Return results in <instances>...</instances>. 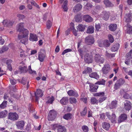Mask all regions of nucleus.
Segmentation results:
<instances>
[{
  "label": "nucleus",
  "mask_w": 132,
  "mask_h": 132,
  "mask_svg": "<svg viewBox=\"0 0 132 132\" xmlns=\"http://www.w3.org/2000/svg\"><path fill=\"white\" fill-rule=\"evenodd\" d=\"M24 23H21L18 25V31L20 32H22V35L20 34L18 35V38L19 39H21L22 37L24 38L27 37L28 35L29 31L27 29L24 28Z\"/></svg>",
  "instance_id": "f257e3e1"
},
{
  "label": "nucleus",
  "mask_w": 132,
  "mask_h": 132,
  "mask_svg": "<svg viewBox=\"0 0 132 132\" xmlns=\"http://www.w3.org/2000/svg\"><path fill=\"white\" fill-rule=\"evenodd\" d=\"M57 113L53 110H50L48 114V120L49 121H52L54 120L57 116Z\"/></svg>",
  "instance_id": "f03ea898"
},
{
  "label": "nucleus",
  "mask_w": 132,
  "mask_h": 132,
  "mask_svg": "<svg viewBox=\"0 0 132 132\" xmlns=\"http://www.w3.org/2000/svg\"><path fill=\"white\" fill-rule=\"evenodd\" d=\"M8 118L12 121H15L18 119V115L16 113L10 112L9 113Z\"/></svg>",
  "instance_id": "7ed1b4c3"
},
{
  "label": "nucleus",
  "mask_w": 132,
  "mask_h": 132,
  "mask_svg": "<svg viewBox=\"0 0 132 132\" xmlns=\"http://www.w3.org/2000/svg\"><path fill=\"white\" fill-rule=\"evenodd\" d=\"M94 60L96 62L101 63H103L104 61V58L101 57L99 54L95 55Z\"/></svg>",
  "instance_id": "20e7f679"
},
{
  "label": "nucleus",
  "mask_w": 132,
  "mask_h": 132,
  "mask_svg": "<svg viewBox=\"0 0 132 132\" xmlns=\"http://www.w3.org/2000/svg\"><path fill=\"white\" fill-rule=\"evenodd\" d=\"M85 42L88 45H91L94 43V38L91 36L86 37L85 39Z\"/></svg>",
  "instance_id": "39448f33"
},
{
  "label": "nucleus",
  "mask_w": 132,
  "mask_h": 132,
  "mask_svg": "<svg viewBox=\"0 0 132 132\" xmlns=\"http://www.w3.org/2000/svg\"><path fill=\"white\" fill-rule=\"evenodd\" d=\"M110 13L109 12L106 11H103L101 13V16L105 20H107L109 19Z\"/></svg>",
  "instance_id": "423d86ee"
},
{
  "label": "nucleus",
  "mask_w": 132,
  "mask_h": 132,
  "mask_svg": "<svg viewBox=\"0 0 132 132\" xmlns=\"http://www.w3.org/2000/svg\"><path fill=\"white\" fill-rule=\"evenodd\" d=\"M35 94L36 97L35 100L36 102L38 101L39 97H41L43 95V93L42 90L39 89H37L36 92L35 93Z\"/></svg>",
  "instance_id": "0eeeda50"
},
{
  "label": "nucleus",
  "mask_w": 132,
  "mask_h": 132,
  "mask_svg": "<svg viewBox=\"0 0 132 132\" xmlns=\"http://www.w3.org/2000/svg\"><path fill=\"white\" fill-rule=\"evenodd\" d=\"M84 60L85 62L87 63H92L93 61L92 57L88 54L86 53L85 56Z\"/></svg>",
  "instance_id": "6e6552de"
},
{
  "label": "nucleus",
  "mask_w": 132,
  "mask_h": 132,
  "mask_svg": "<svg viewBox=\"0 0 132 132\" xmlns=\"http://www.w3.org/2000/svg\"><path fill=\"white\" fill-rule=\"evenodd\" d=\"M25 124L24 121L21 120L18 121L16 123V125L18 129L21 130L23 129Z\"/></svg>",
  "instance_id": "1a4fd4ad"
},
{
  "label": "nucleus",
  "mask_w": 132,
  "mask_h": 132,
  "mask_svg": "<svg viewBox=\"0 0 132 132\" xmlns=\"http://www.w3.org/2000/svg\"><path fill=\"white\" fill-rule=\"evenodd\" d=\"M14 23V21L7 20H4L3 23L4 26L10 27L12 26Z\"/></svg>",
  "instance_id": "9d476101"
},
{
  "label": "nucleus",
  "mask_w": 132,
  "mask_h": 132,
  "mask_svg": "<svg viewBox=\"0 0 132 132\" xmlns=\"http://www.w3.org/2000/svg\"><path fill=\"white\" fill-rule=\"evenodd\" d=\"M45 51L43 50H41L40 53L39 54L38 58L39 60L41 62H43L45 57V55L44 53Z\"/></svg>",
  "instance_id": "9b49d317"
},
{
  "label": "nucleus",
  "mask_w": 132,
  "mask_h": 132,
  "mask_svg": "<svg viewBox=\"0 0 132 132\" xmlns=\"http://www.w3.org/2000/svg\"><path fill=\"white\" fill-rule=\"evenodd\" d=\"M60 2L62 4L63 3V5L62 6V7L64 11H67L68 9L67 7L68 1L65 0H60Z\"/></svg>",
  "instance_id": "f8f14e48"
},
{
  "label": "nucleus",
  "mask_w": 132,
  "mask_h": 132,
  "mask_svg": "<svg viewBox=\"0 0 132 132\" xmlns=\"http://www.w3.org/2000/svg\"><path fill=\"white\" fill-rule=\"evenodd\" d=\"M131 102L127 100H126L124 104V106L126 110L129 111L130 110L131 108Z\"/></svg>",
  "instance_id": "ddd939ff"
},
{
  "label": "nucleus",
  "mask_w": 132,
  "mask_h": 132,
  "mask_svg": "<svg viewBox=\"0 0 132 132\" xmlns=\"http://www.w3.org/2000/svg\"><path fill=\"white\" fill-rule=\"evenodd\" d=\"M83 20L87 22H90L93 21V19L88 15H84L83 18Z\"/></svg>",
  "instance_id": "4468645a"
},
{
  "label": "nucleus",
  "mask_w": 132,
  "mask_h": 132,
  "mask_svg": "<svg viewBox=\"0 0 132 132\" xmlns=\"http://www.w3.org/2000/svg\"><path fill=\"white\" fill-rule=\"evenodd\" d=\"M89 90L92 92H96L98 88V86L96 85L91 84L89 85Z\"/></svg>",
  "instance_id": "2eb2a0df"
},
{
  "label": "nucleus",
  "mask_w": 132,
  "mask_h": 132,
  "mask_svg": "<svg viewBox=\"0 0 132 132\" xmlns=\"http://www.w3.org/2000/svg\"><path fill=\"white\" fill-rule=\"evenodd\" d=\"M29 39V40L32 42L36 41L38 40L37 37L36 35L32 33L30 34Z\"/></svg>",
  "instance_id": "dca6fc26"
},
{
  "label": "nucleus",
  "mask_w": 132,
  "mask_h": 132,
  "mask_svg": "<svg viewBox=\"0 0 132 132\" xmlns=\"http://www.w3.org/2000/svg\"><path fill=\"white\" fill-rule=\"evenodd\" d=\"M110 68L109 65H106L104 66L102 69L103 73L106 74L108 73L110 70Z\"/></svg>",
  "instance_id": "f3484780"
},
{
  "label": "nucleus",
  "mask_w": 132,
  "mask_h": 132,
  "mask_svg": "<svg viewBox=\"0 0 132 132\" xmlns=\"http://www.w3.org/2000/svg\"><path fill=\"white\" fill-rule=\"evenodd\" d=\"M102 126L103 128L108 131L110 127V125L109 123L105 122L102 123Z\"/></svg>",
  "instance_id": "a211bd4d"
},
{
  "label": "nucleus",
  "mask_w": 132,
  "mask_h": 132,
  "mask_svg": "<svg viewBox=\"0 0 132 132\" xmlns=\"http://www.w3.org/2000/svg\"><path fill=\"white\" fill-rule=\"evenodd\" d=\"M120 44L119 43H116L113 44L111 48V50L113 52L117 51L119 48Z\"/></svg>",
  "instance_id": "6ab92c4d"
},
{
  "label": "nucleus",
  "mask_w": 132,
  "mask_h": 132,
  "mask_svg": "<svg viewBox=\"0 0 132 132\" xmlns=\"http://www.w3.org/2000/svg\"><path fill=\"white\" fill-rule=\"evenodd\" d=\"M68 95L71 96H75L77 97L78 96V95L77 93L72 90H69L67 92Z\"/></svg>",
  "instance_id": "aec40b11"
},
{
  "label": "nucleus",
  "mask_w": 132,
  "mask_h": 132,
  "mask_svg": "<svg viewBox=\"0 0 132 132\" xmlns=\"http://www.w3.org/2000/svg\"><path fill=\"white\" fill-rule=\"evenodd\" d=\"M89 76L91 78H94L97 80L99 78V75L96 72L89 73Z\"/></svg>",
  "instance_id": "412c9836"
},
{
  "label": "nucleus",
  "mask_w": 132,
  "mask_h": 132,
  "mask_svg": "<svg viewBox=\"0 0 132 132\" xmlns=\"http://www.w3.org/2000/svg\"><path fill=\"white\" fill-rule=\"evenodd\" d=\"M132 18L131 14L130 13H128L126 15L125 20L126 22H129L131 21Z\"/></svg>",
  "instance_id": "4be33fe9"
},
{
  "label": "nucleus",
  "mask_w": 132,
  "mask_h": 132,
  "mask_svg": "<svg viewBox=\"0 0 132 132\" xmlns=\"http://www.w3.org/2000/svg\"><path fill=\"white\" fill-rule=\"evenodd\" d=\"M127 118V115L125 114L121 115L119 118V120H118L119 122H121L126 119Z\"/></svg>",
  "instance_id": "5701e85b"
},
{
  "label": "nucleus",
  "mask_w": 132,
  "mask_h": 132,
  "mask_svg": "<svg viewBox=\"0 0 132 132\" xmlns=\"http://www.w3.org/2000/svg\"><path fill=\"white\" fill-rule=\"evenodd\" d=\"M81 5L79 4H77L74 7L73 10L74 12H78L80 11L82 8Z\"/></svg>",
  "instance_id": "b1692460"
},
{
  "label": "nucleus",
  "mask_w": 132,
  "mask_h": 132,
  "mask_svg": "<svg viewBox=\"0 0 132 132\" xmlns=\"http://www.w3.org/2000/svg\"><path fill=\"white\" fill-rule=\"evenodd\" d=\"M104 4L106 7H112L113 5L109 0H104Z\"/></svg>",
  "instance_id": "393cba45"
},
{
  "label": "nucleus",
  "mask_w": 132,
  "mask_h": 132,
  "mask_svg": "<svg viewBox=\"0 0 132 132\" xmlns=\"http://www.w3.org/2000/svg\"><path fill=\"white\" fill-rule=\"evenodd\" d=\"M57 132H66V129L65 127L59 125L58 127Z\"/></svg>",
  "instance_id": "a878e982"
},
{
  "label": "nucleus",
  "mask_w": 132,
  "mask_h": 132,
  "mask_svg": "<svg viewBox=\"0 0 132 132\" xmlns=\"http://www.w3.org/2000/svg\"><path fill=\"white\" fill-rule=\"evenodd\" d=\"M19 69L20 70L21 73H26L28 71L27 67L25 66H20L19 67Z\"/></svg>",
  "instance_id": "bb28decb"
},
{
  "label": "nucleus",
  "mask_w": 132,
  "mask_h": 132,
  "mask_svg": "<svg viewBox=\"0 0 132 132\" xmlns=\"http://www.w3.org/2000/svg\"><path fill=\"white\" fill-rule=\"evenodd\" d=\"M7 111L5 110L1 111L0 112V118H3L5 117L7 115Z\"/></svg>",
  "instance_id": "cd10ccee"
},
{
  "label": "nucleus",
  "mask_w": 132,
  "mask_h": 132,
  "mask_svg": "<svg viewBox=\"0 0 132 132\" xmlns=\"http://www.w3.org/2000/svg\"><path fill=\"white\" fill-rule=\"evenodd\" d=\"M117 101H113L110 105V108L111 109H115L117 106Z\"/></svg>",
  "instance_id": "c85d7f7f"
},
{
  "label": "nucleus",
  "mask_w": 132,
  "mask_h": 132,
  "mask_svg": "<svg viewBox=\"0 0 132 132\" xmlns=\"http://www.w3.org/2000/svg\"><path fill=\"white\" fill-rule=\"evenodd\" d=\"M94 27L92 26H90L87 28L86 32L88 34H92L94 32Z\"/></svg>",
  "instance_id": "c756f323"
},
{
  "label": "nucleus",
  "mask_w": 132,
  "mask_h": 132,
  "mask_svg": "<svg viewBox=\"0 0 132 132\" xmlns=\"http://www.w3.org/2000/svg\"><path fill=\"white\" fill-rule=\"evenodd\" d=\"M117 25L116 24H111L109 26V29L112 31H115L117 28Z\"/></svg>",
  "instance_id": "7c9ffc66"
},
{
  "label": "nucleus",
  "mask_w": 132,
  "mask_h": 132,
  "mask_svg": "<svg viewBox=\"0 0 132 132\" xmlns=\"http://www.w3.org/2000/svg\"><path fill=\"white\" fill-rule=\"evenodd\" d=\"M28 36L27 37L24 38L22 37L21 39L22 38L23 39L21 40V42L25 45L27 44L28 43Z\"/></svg>",
  "instance_id": "2f4dec72"
},
{
  "label": "nucleus",
  "mask_w": 132,
  "mask_h": 132,
  "mask_svg": "<svg viewBox=\"0 0 132 132\" xmlns=\"http://www.w3.org/2000/svg\"><path fill=\"white\" fill-rule=\"evenodd\" d=\"M68 99L67 97H63L60 100L61 103L63 105H66L68 103Z\"/></svg>",
  "instance_id": "473e14b6"
},
{
  "label": "nucleus",
  "mask_w": 132,
  "mask_h": 132,
  "mask_svg": "<svg viewBox=\"0 0 132 132\" xmlns=\"http://www.w3.org/2000/svg\"><path fill=\"white\" fill-rule=\"evenodd\" d=\"M126 57V59L127 60H129L132 58V50L127 54Z\"/></svg>",
  "instance_id": "72a5a7b5"
},
{
  "label": "nucleus",
  "mask_w": 132,
  "mask_h": 132,
  "mask_svg": "<svg viewBox=\"0 0 132 132\" xmlns=\"http://www.w3.org/2000/svg\"><path fill=\"white\" fill-rule=\"evenodd\" d=\"M78 30L81 31H84L85 29V26L82 24H79L77 27Z\"/></svg>",
  "instance_id": "f704fd0d"
},
{
  "label": "nucleus",
  "mask_w": 132,
  "mask_h": 132,
  "mask_svg": "<svg viewBox=\"0 0 132 132\" xmlns=\"http://www.w3.org/2000/svg\"><path fill=\"white\" fill-rule=\"evenodd\" d=\"M103 45H100L99 46L100 47H102L104 46L105 47H108L110 45V44L109 42V41L107 40H104L103 42Z\"/></svg>",
  "instance_id": "c9c22d12"
},
{
  "label": "nucleus",
  "mask_w": 132,
  "mask_h": 132,
  "mask_svg": "<svg viewBox=\"0 0 132 132\" xmlns=\"http://www.w3.org/2000/svg\"><path fill=\"white\" fill-rule=\"evenodd\" d=\"M72 115L70 113L65 114L63 116V118L64 119L68 120L72 118Z\"/></svg>",
  "instance_id": "e433bc0d"
},
{
  "label": "nucleus",
  "mask_w": 132,
  "mask_h": 132,
  "mask_svg": "<svg viewBox=\"0 0 132 132\" xmlns=\"http://www.w3.org/2000/svg\"><path fill=\"white\" fill-rule=\"evenodd\" d=\"M69 101L71 104H75L77 102L76 99L73 97H70L69 99Z\"/></svg>",
  "instance_id": "4c0bfd02"
},
{
  "label": "nucleus",
  "mask_w": 132,
  "mask_h": 132,
  "mask_svg": "<svg viewBox=\"0 0 132 132\" xmlns=\"http://www.w3.org/2000/svg\"><path fill=\"white\" fill-rule=\"evenodd\" d=\"M9 48L7 46H4L2 48H0V53H2L4 52L7 51Z\"/></svg>",
  "instance_id": "58836bf2"
},
{
  "label": "nucleus",
  "mask_w": 132,
  "mask_h": 132,
  "mask_svg": "<svg viewBox=\"0 0 132 132\" xmlns=\"http://www.w3.org/2000/svg\"><path fill=\"white\" fill-rule=\"evenodd\" d=\"M92 71V69L91 68L89 67H87L83 71V73L84 74H86L87 73H90Z\"/></svg>",
  "instance_id": "ea45409f"
},
{
  "label": "nucleus",
  "mask_w": 132,
  "mask_h": 132,
  "mask_svg": "<svg viewBox=\"0 0 132 132\" xmlns=\"http://www.w3.org/2000/svg\"><path fill=\"white\" fill-rule=\"evenodd\" d=\"M110 119L112 123L116 121V116L114 114H112Z\"/></svg>",
  "instance_id": "a19ab883"
},
{
  "label": "nucleus",
  "mask_w": 132,
  "mask_h": 132,
  "mask_svg": "<svg viewBox=\"0 0 132 132\" xmlns=\"http://www.w3.org/2000/svg\"><path fill=\"white\" fill-rule=\"evenodd\" d=\"M91 103L93 104H97L98 103V101L94 97L92 98L90 100Z\"/></svg>",
  "instance_id": "79ce46f5"
},
{
  "label": "nucleus",
  "mask_w": 132,
  "mask_h": 132,
  "mask_svg": "<svg viewBox=\"0 0 132 132\" xmlns=\"http://www.w3.org/2000/svg\"><path fill=\"white\" fill-rule=\"evenodd\" d=\"M87 112V108L85 107L83 110L80 112L81 116H84L86 114Z\"/></svg>",
  "instance_id": "37998d69"
},
{
  "label": "nucleus",
  "mask_w": 132,
  "mask_h": 132,
  "mask_svg": "<svg viewBox=\"0 0 132 132\" xmlns=\"http://www.w3.org/2000/svg\"><path fill=\"white\" fill-rule=\"evenodd\" d=\"M127 33L129 34H132V26H128L127 29Z\"/></svg>",
  "instance_id": "c03bdc74"
},
{
  "label": "nucleus",
  "mask_w": 132,
  "mask_h": 132,
  "mask_svg": "<svg viewBox=\"0 0 132 132\" xmlns=\"http://www.w3.org/2000/svg\"><path fill=\"white\" fill-rule=\"evenodd\" d=\"M28 71L29 73L31 74L34 75L36 74V72L35 71L32 70L31 69V66L30 65L28 67Z\"/></svg>",
  "instance_id": "a18cd8bd"
},
{
  "label": "nucleus",
  "mask_w": 132,
  "mask_h": 132,
  "mask_svg": "<svg viewBox=\"0 0 132 132\" xmlns=\"http://www.w3.org/2000/svg\"><path fill=\"white\" fill-rule=\"evenodd\" d=\"M7 105V101H4L0 105V107L2 109H4L6 107Z\"/></svg>",
  "instance_id": "49530a36"
},
{
  "label": "nucleus",
  "mask_w": 132,
  "mask_h": 132,
  "mask_svg": "<svg viewBox=\"0 0 132 132\" xmlns=\"http://www.w3.org/2000/svg\"><path fill=\"white\" fill-rule=\"evenodd\" d=\"M52 25L51 22L50 20H48L46 23V27L47 29H50Z\"/></svg>",
  "instance_id": "de8ad7c7"
},
{
  "label": "nucleus",
  "mask_w": 132,
  "mask_h": 132,
  "mask_svg": "<svg viewBox=\"0 0 132 132\" xmlns=\"http://www.w3.org/2000/svg\"><path fill=\"white\" fill-rule=\"evenodd\" d=\"M125 81L124 79H120L119 80L117 81V82L121 86V85L125 83Z\"/></svg>",
  "instance_id": "09e8293b"
},
{
  "label": "nucleus",
  "mask_w": 132,
  "mask_h": 132,
  "mask_svg": "<svg viewBox=\"0 0 132 132\" xmlns=\"http://www.w3.org/2000/svg\"><path fill=\"white\" fill-rule=\"evenodd\" d=\"M82 129L84 132H88L89 130L88 127L86 126H83L82 127Z\"/></svg>",
  "instance_id": "8fccbe9b"
},
{
  "label": "nucleus",
  "mask_w": 132,
  "mask_h": 132,
  "mask_svg": "<svg viewBox=\"0 0 132 132\" xmlns=\"http://www.w3.org/2000/svg\"><path fill=\"white\" fill-rule=\"evenodd\" d=\"M105 80L103 79H102L101 80L96 82V84L98 85H105Z\"/></svg>",
  "instance_id": "3c124183"
},
{
  "label": "nucleus",
  "mask_w": 132,
  "mask_h": 132,
  "mask_svg": "<svg viewBox=\"0 0 132 132\" xmlns=\"http://www.w3.org/2000/svg\"><path fill=\"white\" fill-rule=\"evenodd\" d=\"M54 100V98L53 96H52L50 97L47 101V103H52Z\"/></svg>",
  "instance_id": "603ef678"
},
{
  "label": "nucleus",
  "mask_w": 132,
  "mask_h": 132,
  "mask_svg": "<svg viewBox=\"0 0 132 132\" xmlns=\"http://www.w3.org/2000/svg\"><path fill=\"white\" fill-rule=\"evenodd\" d=\"M72 51V50L70 48L66 49L63 51L62 54V55H64L65 53L68 52H70Z\"/></svg>",
  "instance_id": "864d4df0"
},
{
  "label": "nucleus",
  "mask_w": 132,
  "mask_h": 132,
  "mask_svg": "<svg viewBox=\"0 0 132 132\" xmlns=\"http://www.w3.org/2000/svg\"><path fill=\"white\" fill-rule=\"evenodd\" d=\"M121 86L120 85L116 82L114 85V88L115 90H117Z\"/></svg>",
  "instance_id": "5fc2aeb1"
},
{
  "label": "nucleus",
  "mask_w": 132,
  "mask_h": 132,
  "mask_svg": "<svg viewBox=\"0 0 132 132\" xmlns=\"http://www.w3.org/2000/svg\"><path fill=\"white\" fill-rule=\"evenodd\" d=\"M104 95V92H100L99 93H97L95 94V96H103Z\"/></svg>",
  "instance_id": "6e6d98bb"
},
{
  "label": "nucleus",
  "mask_w": 132,
  "mask_h": 132,
  "mask_svg": "<svg viewBox=\"0 0 132 132\" xmlns=\"http://www.w3.org/2000/svg\"><path fill=\"white\" fill-rule=\"evenodd\" d=\"M101 25L100 24H96L95 25V28L96 31H98L99 29L101 28Z\"/></svg>",
  "instance_id": "4d7b16f0"
},
{
  "label": "nucleus",
  "mask_w": 132,
  "mask_h": 132,
  "mask_svg": "<svg viewBox=\"0 0 132 132\" xmlns=\"http://www.w3.org/2000/svg\"><path fill=\"white\" fill-rule=\"evenodd\" d=\"M108 37L110 42L111 43H112L113 42L114 40L112 36L110 34L108 35Z\"/></svg>",
  "instance_id": "13d9d810"
},
{
  "label": "nucleus",
  "mask_w": 132,
  "mask_h": 132,
  "mask_svg": "<svg viewBox=\"0 0 132 132\" xmlns=\"http://www.w3.org/2000/svg\"><path fill=\"white\" fill-rule=\"evenodd\" d=\"M17 16L20 20L21 19H23L25 18V16L22 14H18L17 15Z\"/></svg>",
  "instance_id": "bf43d9fd"
},
{
  "label": "nucleus",
  "mask_w": 132,
  "mask_h": 132,
  "mask_svg": "<svg viewBox=\"0 0 132 132\" xmlns=\"http://www.w3.org/2000/svg\"><path fill=\"white\" fill-rule=\"evenodd\" d=\"M106 97H101L99 98L98 102L101 103L106 99Z\"/></svg>",
  "instance_id": "052dcab7"
},
{
  "label": "nucleus",
  "mask_w": 132,
  "mask_h": 132,
  "mask_svg": "<svg viewBox=\"0 0 132 132\" xmlns=\"http://www.w3.org/2000/svg\"><path fill=\"white\" fill-rule=\"evenodd\" d=\"M51 126H52V129L55 130L56 129H58V127L59 126V125L57 124H52Z\"/></svg>",
  "instance_id": "680f3d73"
},
{
  "label": "nucleus",
  "mask_w": 132,
  "mask_h": 132,
  "mask_svg": "<svg viewBox=\"0 0 132 132\" xmlns=\"http://www.w3.org/2000/svg\"><path fill=\"white\" fill-rule=\"evenodd\" d=\"M75 20L77 22H78L81 21L82 20L80 17H79L78 16H77L75 17Z\"/></svg>",
  "instance_id": "e2e57ef3"
},
{
  "label": "nucleus",
  "mask_w": 132,
  "mask_h": 132,
  "mask_svg": "<svg viewBox=\"0 0 132 132\" xmlns=\"http://www.w3.org/2000/svg\"><path fill=\"white\" fill-rule=\"evenodd\" d=\"M10 81L11 84L12 85H14L16 83V81L14 79H10Z\"/></svg>",
  "instance_id": "0e129e2a"
},
{
  "label": "nucleus",
  "mask_w": 132,
  "mask_h": 132,
  "mask_svg": "<svg viewBox=\"0 0 132 132\" xmlns=\"http://www.w3.org/2000/svg\"><path fill=\"white\" fill-rule=\"evenodd\" d=\"M123 97L125 98L126 99H128L130 98V97L129 95L127 93H126L124 94Z\"/></svg>",
  "instance_id": "69168bd1"
},
{
  "label": "nucleus",
  "mask_w": 132,
  "mask_h": 132,
  "mask_svg": "<svg viewBox=\"0 0 132 132\" xmlns=\"http://www.w3.org/2000/svg\"><path fill=\"white\" fill-rule=\"evenodd\" d=\"M78 51L80 55L81 56V58L82 57L83 55V52L81 49H79Z\"/></svg>",
  "instance_id": "338daca9"
},
{
  "label": "nucleus",
  "mask_w": 132,
  "mask_h": 132,
  "mask_svg": "<svg viewBox=\"0 0 132 132\" xmlns=\"http://www.w3.org/2000/svg\"><path fill=\"white\" fill-rule=\"evenodd\" d=\"M100 118L102 119H105V115L104 113H102L100 115Z\"/></svg>",
  "instance_id": "774afa93"
}]
</instances>
